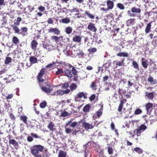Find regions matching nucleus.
Listing matches in <instances>:
<instances>
[{"mask_svg":"<svg viewBox=\"0 0 157 157\" xmlns=\"http://www.w3.org/2000/svg\"><path fill=\"white\" fill-rule=\"evenodd\" d=\"M67 156V153L66 151L61 150L59 151L58 157H66Z\"/></svg>","mask_w":157,"mask_h":157,"instance_id":"obj_26","label":"nucleus"},{"mask_svg":"<svg viewBox=\"0 0 157 157\" xmlns=\"http://www.w3.org/2000/svg\"><path fill=\"white\" fill-rule=\"evenodd\" d=\"M139 128L141 130L144 131L146 129L147 126L144 124H142Z\"/></svg>","mask_w":157,"mask_h":157,"instance_id":"obj_64","label":"nucleus"},{"mask_svg":"<svg viewBox=\"0 0 157 157\" xmlns=\"http://www.w3.org/2000/svg\"><path fill=\"white\" fill-rule=\"evenodd\" d=\"M59 22L60 23H63L67 24L70 22V19L69 18L66 17L59 20Z\"/></svg>","mask_w":157,"mask_h":157,"instance_id":"obj_24","label":"nucleus"},{"mask_svg":"<svg viewBox=\"0 0 157 157\" xmlns=\"http://www.w3.org/2000/svg\"><path fill=\"white\" fill-rule=\"evenodd\" d=\"M63 52L67 56H70V55H71V50H63Z\"/></svg>","mask_w":157,"mask_h":157,"instance_id":"obj_55","label":"nucleus"},{"mask_svg":"<svg viewBox=\"0 0 157 157\" xmlns=\"http://www.w3.org/2000/svg\"><path fill=\"white\" fill-rule=\"evenodd\" d=\"M44 147L40 145H36L30 148V152L34 157H43L39 153L40 152L43 151Z\"/></svg>","mask_w":157,"mask_h":157,"instance_id":"obj_1","label":"nucleus"},{"mask_svg":"<svg viewBox=\"0 0 157 157\" xmlns=\"http://www.w3.org/2000/svg\"><path fill=\"white\" fill-rule=\"evenodd\" d=\"M77 86L75 84L73 83L70 86V88L71 90L72 91L76 89Z\"/></svg>","mask_w":157,"mask_h":157,"instance_id":"obj_48","label":"nucleus"},{"mask_svg":"<svg viewBox=\"0 0 157 157\" xmlns=\"http://www.w3.org/2000/svg\"><path fill=\"white\" fill-rule=\"evenodd\" d=\"M17 26V25H12L11 26V27L14 31L15 33L21 34V33H20V30L19 28Z\"/></svg>","mask_w":157,"mask_h":157,"instance_id":"obj_31","label":"nucleus"},{"mask_svg":"<svg viewBox=\"0 0 157 157\" xmlns=\"http://www.w3.org/2000/svg\"><path fill=\"white\" fill-rule=\"evenodd\" d=\"M82 125L84 128L87 129H92L94 127L92 124L86 122L83 123Z\"/></svg>","mask_w":157,"mask_h":157,"instance_id":"obj_21","label":"nucleus"},{"mask_svg":"<svg viewBox=\"0 0 157 157\" xmlns=\"http://www.w3.org/2000/svg\"><path fill=\"white\" fill-rule=\"evenodd\" d=\"M11 62V58L9 57H7L5 60V63L9 64Z\"/></svg>","mask_w":157,"mask_h":157,"instance_id":"obj_56","label":"nucleus"},{"mask_svg":"<svg viewBox=\"0 0 157 157\" xmlns=\"http://www.w3.org/2000/svg\"><path fill=\"white\" fill-rule=\"evenodd\" d=\"M12 41L14 44H17L19 43V40L18 38L14 36L13 38Z\"/></svg>","mask_w":157,"mask_h":157,"instance_id":"obj_47","label":"nucleus"},{"mask_svg":"<svg viewBox=\"0 0 157 157\" xmlns=\"http://www.w3.org/2000/svg\"><path fill=\"white\" fill-rule=\"evenodd\" d=\"M38 9L40 12H43L45 10V7L41 6H40L38 8Z\"/></svg>","mask_w":157,"mask_h":157,"instance_id":"obj_53","label":"nucleus"},{"mask_svg":"<svg viewBox=\"0 0 157 157\" xmlns=\"http://www.w3.org/2000/svg\"><path fill=\"white\" fill-rule=\"evenodd\" d=\"M153 105L151 103H148L145 105L146 109L147 112H150L152 110Z\"/></svg>","mask_w":157,"mask_h":157,"instance_id":"obj_16","label":"nucleus"},{"mask_svg":"<svg viewBox=\"0 0 157 157\" xmlns=\"http://www.w3.org/2000/svg\"><path fill=\"white\" fill-rule=\"evenodd\" d=\"M53 94L56 95H63L64 94L63 90L60 89L54 92Z\"/></svg>","mask_w":157,"mask_h":157,"instance_id":"obj_35","label":"nucleus"},{"mask_svg":"<svg viewBox=\"0 0 157 157\" xmlns=\"http://www.w3.org/2000/svg\"><path fill=\"white\" fill-rule=\"evenodd\" d=\"M90 107V105L89 104H87L84 107L83 111L84 112H88L89 111Z\"/></svg>","mask_w":157,"mask_h":157,"instance_id":"obj_37","label":"nucleus"},{"mask_svg":"<svg viewBox=\"0 0 157 157\" xmlns=\"http://www.w3.org/2000/svg\"><path fill=\"white\" fill-rule=\"evenodd\" d=\"M148 82L151 85H155L157 84V80L154 79L151 75H149L147 79Z\"/></svg>","mask_w":157,"mask_h":157,"instance_id":"obj_12","label":"nucleus"},{"mask_svg":"<svg viewBox=\"0 0 157 157\" xmlns=\"http://www.w3.org/2000/svg\"><path fill=\"white\" fill-rule=\"evenodd\" d=\"M142 112V110L140 109H136L134 112V114L136 115H138L141 113Z\"/></svg>","mask_w":157,"mask_h":157,"instance_id":"obj_52","label":"nucleus"},{"mask_svg":"<svg viewBox=\"0 0 157 157\" xmlns=\"http://www.w3.org/2000/svg\"><path fill=\"white\" fill-rule=\"evenodd\" d=\"M49 33H53L55 34L59 35L60 33V31L58 29L56 28H51L48 30Z\"/></svg>","mask_w":157,"mask_h":157,"instance_id":"obj_11","label":"nucleus"},{"mask_svg":"<svg viewBox=\"0 0 157 157\" xmlns=\"http://www.w3.org/2000/svg\"><path fill=\"white\" fill-rule=\"evenodd\" d=\"M83 97L84 98H87V94L84 92H80L78 93L75 97V100L76 101H78V98H81Z\"/></svg>","mask_w":157,"mask_h":157,"instance_id":"obj_9","label":"nucleus"},{"mask_svg":"<svg viewBox=\"0 0 157 157\" xmlns=\"http://www.w3.org/2000/svg\"><path fill=\"white\" fill-rule=\"evenodd\" d=\"M141 10L139 8H136L135 6H133L131 8V12L135 14L136 16H137L138 17L140 18L141 16L139 14L141 12Z\"/></svg>","mask_w":157,"mask_h":157,"instance_id":"obj_5","label":"nucleus"},{"mask_svg":"<svg viewBox=\"0 0 157 157\" xmlns=\"http://www.w3.org/2000/svg\"><path fill=\"white\" fill-rule=\"evenodd\" d=\"M28 118L25 115L21 116L20 117V119L24 123L26 124L27 123V120Z\"/></svg>","mask_w":157,"mask_h":157,"instance_id":"obj_34","label":"nucleus"},{"mask_svg":"<svg viewBox=\"0 0 157 157\" xmlns=\"http://www.w3.org/2000/svg\"><path fill=\"white\" fill-rule=\"evenodd\" d=\"M72 28L70 26L66 27L65 29V32L67 34H70L72 32Z\"/></svg>","mask_w":157,"mask_h":157,"instance_id":"obj_29","label":"nucleus"},{"mask_svg":"<svg viewBox=\"0 0 157 157\" xmlns=\"http://www.w3.org/2000/svg\"><path fill=\"white\" fill-rule=\"evenodd\" d=\"M108 152L109 155L112 154L113 153V149L111 146L108 147Z\"/></svg>","mask_w":157,"mask_h":157,"instance_id":"obj_45","label":"nucleus"},{"mask_svg":"<svg viewBox=\"0 0 157 157\" xmlns=\"http://www.w3.org/2000/svg\"><path fill=\"white\" fill-rule=\"evenodd\" d=\"M87 29L90 31L96 33L97 31V29L95 25V24L90 22L88 24Z\"/></svg>","mask_w":157,"mask_h":157,"instance_id":"obj_7","label":"nucleus"},{"mask_svg":"<svg viewBox=\"0 0 157 157\" xmlns=\"http://www.w3.org/2000/svg\"><path fill=\"white\" fill-rule=\"evenodd\" d=\"M70 56L72 57L78 56L79 58L83 57L84 53L81 50H71V51Z\"/></svg>","mask_w":157,"mask_h":157,"instance_id":"obj_3","label":"nucleus"},{"mask_svg":"<svg viewBox=\"0 0 157 157\" xmlns=\"http://www.w3.org/2000/svg\"><path fill=\"white\" fill-rule=\"evenodd\" d=\"M38 43L36 40H33L32 41L31 45L32 49H35L36 48Z\"/></svg>","mask_w":157,"mask_h":157,"instance_id":"obj_33","label":"nucleus"},{"mask_svg":"<svg viewBox=\"0 0 157 157\" xmlns=\"http://www.w3.org/2000/svg\"><path fill=\"white\" fill-rule=\"evenodd\" d=\"M60 37L62 38L63 36L59 37L55 36H52L51 37V39L52 40L55 41L56 43H57L59 41Z\"/></svg>","mask_w":157,"mask_h":157,"instance_id":"obj_27","label":"nucleus"},{"mask_svg":"<svg viewBox=\"0 0 157 157\" xmlns=\"http://www.w3.org/2000/svg\"><path fill=\"white\" fill-rule=\"evenodd\" d=\"M84 14L87 17L91 19H94L95 18L94 15L92 13L90 12L88 10H86L84 12Z\"/></svg>","mask_w":157,"mask_h":157,"instance_id":"obj_10","label":"nucleus"},{"mask_svg":"<svg viewBox=\"0 0 157 157\" xmlns=\"http://www.w3.org/2000/svg\"><path fill=\"white\" fill-rule=\"evenodd\" d=\"M136 19L135 18H131L126 21V25L128 27L134 25L136 23Z\"/></svg>","mask_w":157,"mask_h":157,"instance_id":"obj_13","label":"nucleus"},{"mask_svg":"<svg viewBox=\"0 0 157 157\" xmlns=\"http://www.w3.org/2000/svg\"><path fill=\"white\" fill-rule=\"evenodd\" d=\"M106 17L110 19H113L114 17L113 14L112 13H110L106 15Z\"/></svg>","mask_w":157,"mask_h":157,"instance_id":"obj_60","label":"nucleus"},{"mask_svg":"<svg viewBox=\"0 0 157 157\" xmlns=\"http://www.w3.org/2000/svg\"><path fill=\"white\" fill-rule=\"evenodd\" d=\"M116 56L119 57H128V54L126 52H120L117 53Z\"/></svg>","mask_w":157,"mask_h":157,"instance_id":"obj_28","label":"nucleus"},{"mask_svg":"<svg viewBox=\"0 0 157 157\" xmlns=\"http://www.w3.org/2000/svg\"><path fill=\"white\" fill-rule=\"evenodd\" d=\"M127 100L125 98H122L120 100V103L119 104L118 111L119 112H121L122 110L124 104L126 102Z\"/></svg>","mask_w":157,"mask_h":157,"instance_id":"obj_8","label":"nucleus"},{"mask_svg":"<svg viewBox=\"0 0 157 157\" xmlns=\"http://www.w3.org/2000/svg\"><path fill=\"white\" fill-rule=\"evenodd\" d=\"M128 15L130 17H136L135 14L131 12V10H128L127 12Z\"/></svg>","mask_w":157,"mask_h":157,"instance_id":"obj_50","label":"nucleus"},{"mask_svg":"<svg viewBox=\"0 0 157 157\" xmlns=\"http://www.w3.org/2000/svg\"><path fill=\"white\" fill-rule=\"evenodd\" d=\"M82 36L79 35H75L72 38V40L76 42L80 43L82 40Z\"/></svg>","mask_w":157,"mask_h":157,"instance_id":"obj_14","label":"nucleus"},{"mask_svg":"<svg viewBox=\"0 0 157 157\" xmlns=\"http://www.w3.org/2000/svg\"><path fill=\"white\" fill-rule=\"evenodd\" d=\"M96 82H92L91 85V87L93 90H96L97 89V86L95 84Z\"/></svg>","mask_w":157,"mask_h":157,"instance_id":"obj_54","label":"nucleus"},{"mask_svg":"<svg viewBox=\"0 0 157 157\" xmlns=\"http://www.w3.org/2000/svg\"><path fill=\"white\" fill-rule=\"evenodd\" d=\"M62 112L61 113L60 116L61 117H65L68 115V113L65 110L61 111Z\"/></svg>","mask_w":157,"mask_h":157,"instance_id":"obj_44","label":"nucleus"},{"mask_svg":"<svg viewBox=\"0 0 157 157\" xmlns=\"http://www.w3.org/2000/svg\"><path fill=\"white\" fill-rule=\"evenodd\" d=\"M64 72L65 75L67 77L71 78L72 76L70 70H69L67 68L65 70Z\"/></svg>","mask_w":157,"mask_h":157,"instance_id":"obj_30","label":"nucleus"},{"mask_svg":"<svg viewBox=\"0 0 157 157\" xmlns=\"http://www.w3.org/2000/svg\"><path fill=\"white\" fill-rule=\"evenodd\" d=\"M71 71L72 73L74 75L73 80L74 81H77L78 79L77 71V70L75 69V67H73Z\"/></svg>","mask_w":157,"mask_h":157,"instance_id":"obj_15","label":"nucleus"},{"mask_svg":"<svg viewBox=\"0 0 157 157\" xmlns=\"http://www.w3.org/2000/svg\"><path fill=\"white\" fill-rule=\"evenodd\" d=\"M69 87V84L67 82H66L64 83L62 86V88L63 89H67Z\"/></svg>","mask_w":157,"mask_h":157,"instance_id":"obj_61","label":"nucleus"},{"mask_svg":"<svg viewBox=\"0 0 157 157\" xmlns=\"http://www.w3.org/2000/svg\"><path fill=\"white\" fill-rule=\"evenodd\" d=\"M4 107L8 113H10L12 111L11 105L10 103H5L4 105Z\"/></svg>","mask_w":157,"mask_h":157,"instance_id":"obj_19","label":"nucleus"},{"mask_svg":"<svg viewBox=\"0 0 157 157\" xmlns=\"http://www.w3.org/2000/svg\"><path fill=\"white\" fill-rule=\"evenodd\" d=\"M118 92L120 95H122L123 94H125L126 91L125 90H123L122 89L119 88L118 90Z\"/></svg>","mask_w":157,"mask_h":157,"instance_id":"obj_42","label":"nucleus"},{"mask_svg":"<svg viewBox=\"0 0 157 157\" xmlns=\"http://www.w3.org/2000/svg\"><path fill=\"white\" fill-rule=\"evenodd\" d=\"M103 108H101L97 112V115L98 118H99L102 114Z\"/></svg>","mask_w":157,"mask_h":157,"instance_id":"obj_41","label":"nucleus"},{"mask_svg":"<svg viewBox=\"0 0 157 157\" xmlns=\"http://www.w3.org/2000/svg\"><path fill=\"white\" fill-rule=\"evenodd\" d=\"M141 130L140 129V128L139 127L138 128H137L136 129H135L134 131L133 132L134 133H136L137 136H139V134H140L141 133Z\"/></svg>","mask_w":157,"mask_h":157,"instance_id":"obj_46","label":"nucleus"},{"mask_svg":"<svg viewBox=\"0 0 157 157\" xmlns=\"http://www.w3.org/2000/svg\"><path fill=\"white\" fill-rule=\"evenodd\" d=\"M55 127L54 124L52 122H50L48 126V128L49 130L53 132L54 131V127Z\"/></svg>","mask_w":157,"mask_h":157,"instance_id":"obj_25","label":"nucleus"},{"mask_svg":"<svg viewBox=\"0 0 157 157\" xmlns=\"http://www.w3.org/2000/svg\"><path fill=\"white\" fill-rule=\"evenodd\" d=\"M58 71L56 72V75H59L63 72V70L61 68H58Z\"/></svg>","mask_w":157,"mask_h":157,"instance_id":"obj_59","label":"nucleus"},{"mask_svg":"<svg viewBox=\"0 0 157 157\" xmlns=\"http://www.w3.org/2000/svg\"><path fill=\"white\" fill-rule=\"evenodd\" d=\"M31 135L33 137H34L35 138H40V136H39L36 134H34L33 133H31Z\"/></svg>","mask_w":157,"mask_h":157,"instance_id":"obj_63","label":"nucleus"},{"mask_svg":"<svg viewBox=\"0 0 157 157\" xmlns=\"http://www.w3.org/2000/svg\"><path fill=\"white\" fill-rule=\"evenodd\" d=\"M70 11L71 13L78 12L79 10L77 8L74 7L72 9L70 10Z\"/></svg>","mask_w":157,"mask_h":157,"instance_id":"obj_57","label":"nucleus"},{"mask_svg":"<svg viewBox=\"0 0 157 157\" xmlns=\"http://www.w3.org/2000/svg\"><path fill=\"white\" fill-rule=\"evenodd\" d=\"M108 8L109 10L113 9L114 6L113 2L111 0H108L106 2Z\"/></svg>","mask_w":157,"mask_h":157,"instance_id":"obj_18","label":"nucleus"},{"mask_svg":"<svg viewBox=\"0 0 157 157\" xmlns=\"http://www.w3.org/2000/svg\"><path fill=\"white\" fill-rule=\"evenodd\" d=\"M46 101H44L41 103L40 104V106L41 108H44L46 107Z\"/></svg>","mask_w":157,"mask_h":157,"instance_id":"obj_49","label":"nucleus"},{"mask_svg":"<svg viewBox=\"0 0 157 157\" xmlns=\"http://www.w3.org/2000/svg\"><path fill=\"white\" fill-rule=\"evenodd\" d=\"M119 59H117L115 61H113V63H116V65L119 67L124 66L125 59L124 58H119Z\"/></svg>","mask_w":157,"mask_h":157,"instance_id":"obj_6","label":"nucleus"},{"mask_svg":"<svg viewBox=\"0 0 157 157\" xmlns=\"http://www.w3.org/2000/svg\"><path fill=\"white\" fill-rule=\"evenodd\" d=\"M22 19L20 17H17V20H15V21L14 22V25L17 26L19 25L20 22L21 21Z\"/></svg>","mask_w":157,"mask_h":157,"instance_id":"obj_36","label":"nucleus"},{"mask_svg":"<svg viewBox=\"0 0 157 157\" xmlns=\"http://www.w3.org/2000/svg\"><path fill=\"white\" fill-rule=\"evenodd\" d=\"M89 38L87 37H86L84 39V42L85 44H86L88 45V46H90V43L89 42Z\"/></svg>","mask_w":157,"mask_h":157,"instance_id":"obj_62","label":"nucleus"},{"mask_svg":"<svg viewBox=\"0 0 157 157\" xmlns=\"http://www.w3.org/2000/svg\"><path fill=\"white\" fill-rule=\"evenodd\" d=\"M152 22H151L147 24L145 28V32L146 34L150 32L151 31V23Z\"/></svg>","mask_w":157,"mask_h":157,"instance_id":"obj_20","label":"nucleus"},{"mask_svg":"<svg viewBox=\"0 0 157 157\" xmlns=\"http://www.w3.org/2000/svg\"><path fill=\"white\" fill-rule=\"evenodd\" d=\"M13 77H12L11 76H10L8 77V78H4V79L5 80L8 79L9 81H8V82H11L13 81Z\"/></svg>","mask_w":157,"mask_h":157,"instance_id":"obj_58","label":"nucleus"},{"mask_svg":"<svg viewBox=\"0 0 157 157\" xmlns=\"http://www.w3.org/2000/svg\"><path fill=\"white\" fill-rule=\"evenodd\" d=\"M134 151L138 154H141L143 152L142 149L139 147H136L134 148Z\"/></svg>","mask_w":157,"mask_h":157,"instance_id":"obj_40","label":"nucleus"},{"mask_svg":"<svg viewBox=\"0 0 157 157\" xmlns=\"http://www.w3.org/2000/svg\"><path fill=\"white\" fill-rule=\"evenodd\" d=\"M141 59V63L142 66L144 68H147L149 64L148 61L147 59H145L143 58H142Z\"/></svg>","mask_w":157,"mask_h":157,"instance_id":"obj_17","label":"nucleus"},{"mask_svg":"<svg viewBox=\"0 0 157 157\" xmlns=\"http://www.w3.org/2000/svg\"><path fill=\"white\" fill-rule=\"evenodd\" d=\"M146 94L145 96L147 97L150 100H152L153 99L154 97L153 93L150 92L148 93L147 92H146Z\"/></svg>","mask_w":157,"mask_h":157,"instance_id":"obj_32","label":"nucleus"},{"mask_svg":"<svg viewBox=\"0 0 157 157\" xmlns=\"http://www.w3.org/2000/svg\"><path fill=\"white\" fill-rule=\"evenodd\" d=\"M110 60H108L107 62L104 64V66L105 68H107L110 65Z\"/></svg>","mask_w":157,"mask_h":157,"instance_id":"obj_51","label":"nucleus"},{"mask_svg":"<svg viewBox=\"0 0 157 157\" xmlns=\"http://www.w3.org/2000/svg\"><path fill=\"white\" fill-rule=\"evenodd\" d=\"M39 84L42 90L45 93H49L51 91V86L48 84L47 81Z\"/></svg>","mask_w":157,"mask_h":157,"instance_id":"obj_2","label":"nucleus"},{"mask_svg":"<svg viewBox=\"0 0 157 157\" xmlns=\"http://www.w3.org/2000/svg\"><path fill=\"white\" fill-rule=\"evenodd\" d=\"M132 66L136 69L139 70V66L137 63L135 61H133L132 63Z\"/></svg>","mask_w":157,"mask_h":157,"instance_id":"obj_43","label":"nucleus"},{"mask_svg":"<svg viewBox=\"0 0 157 157\" xmlns=\"http://www.w3.org/2000/svg\"><path fill=\"white\" fill-rule=\"evenodd\" d=\"M29 60L32 63H36L37 61V58L33 56H31L29 59Z\"/></svg>","mask_w":157,"mask_h":157,"instance_id":"obj_39","label":"nucleus"},{"mask_svg":"<svg viewBox=\"0 0 157 157\" xmlns=\"http://www.w3.org/2000/svg\"><path fill=\"white\" fill-rule=\"evenodd\" d=\"M9 143L10 144H12L15 147L18 146V142L14 139H9Z\"/></svg>","mask_w":157,"mask_h":157,"instance_id":"obj_22","label":"nucleus"},{"mask_svg":"<svg viewBox=\"0 0 157 157\" xmlns=\"http://www.w3.org/2000/svg\"><path fill=\"white\" fill-rule=\"evenodd\" d=\"M21 32H20L21 34L23 36H25L27 34L28 28L26 27H23L21 28Z\"/></svg>","mask_w":157,"mask_h":157,"instance_id":"obj_23","label":"nucleus"},{"mask_svg":"<svg viewBox=\"0 0 157 157\" xmlns=\"http://www.w3.org/2000/svg\"><path fill=\"white\" fill-rule=\"evenodd\" d=\"M45 72L44 69L42 68L40 71V72L39 73L37 76V79L38 80V82L39 83H43L44 82V81L45 82L46 81L44 79L42 78V76L44 74Z\"/></svg>","mask_w":157,"mask_h":157,"instance_id":"obj_4","label":"nucleus"},{"mask_svg":"<svg viewBox=\"0 0 157 157\" xmlns=\"http://www.w3.org/2000/svg\"><path fill=\"white\" fill-rule=\"evenodd\" d=\"M116 6L117 8L122 10H123L125 9L124 5L120 3H117L116 5Z\"/></svg>","mask_w":157,"mask_h":157,"instance_id":"obj_38","label":"nucleus"}]
</instances>
